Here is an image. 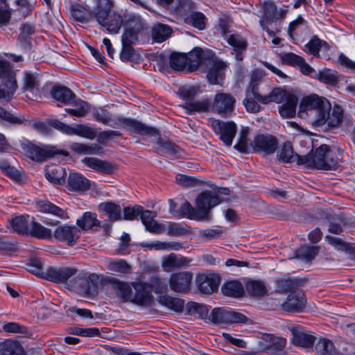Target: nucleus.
I'll use <instances>...</instances> for the list:
<instances>
[{
	"label": "nucleus",
	"instance_id": "22",
	"mask_svg": "<svg viewBox=\"0 0 355 355\" xmlns=\"http://www.w3.org/2000/svg\"><path fill=\"white\" fill-rule=\"evenodd\" d=\"M291 332L292 342L294 345L306 348L313 345L315 340V336L306 331L303 327H294L291 329Z\"/></svg>",
	"mask_w": 355,
	"mask_h": 355
},
{
	"label": "nucleus",
	"instance_id": "43",
	"mask_svg": "<svg viewBox=\"0 0 355 355\" xmlns=\"http://www.w3.org/2000/svg\"><path fill=\"white\" fill-rule=\"evenodd\" d=\"M171 33V28L163 24H157L152 28L153 39L157 42H162L166 40L170 37Z\"/></svg>",
	"mask_w": 355,
	"mask_h": 355
},
{
	"label": "nucleus",
	"instance_id": "17",
	"mask_svg": "<svg viewBox=\"0 0 355 355\" xmlns=\"http://www.w3.org/2000/svg\"><path fill=\"white\" fill-rule=\"evenodd\" d=\"M80 230L74 225H60L54 231L53 236L59 241L64 242L69 245L76 243L80 237Z\"/></svg>",
	"mask_w": 355,
	"mask_h": 355
},
{
	"label": "nucleus",
	"instance_id": "52",
	"mask_svg": "<svg viewBox=\"0 0 355 355\" xmlns=\"http://www.w3.org/2000/svg\"><path fill=\"white\" fill-rule=\"evenodd\" d=\"M317 79L324 84L334 85L338 82L337 72L330 69H324L318 72Z\"/></svg>",
	"mask_w": 355,
	"mask_h": 355
},
{
	"label": "nucleus",
	"instance_id": "63",
	"mask_svg": "<svg viewBox=\"0 0 355 355\" xmlns=\"http://www.w3.org/2000/svg\"><path fill=\"white\" fill-rule=\"evenodd\" d=\"M143 209V207L141 205H136L133 207H125L122 209L123 211V216H122V220H132L136 217L139 216V214Z\"/></svg>",
	"mask_w": 355,
	"mask_h": 355
},
{
	"label": "nucleus",
	"instance_id": "50",
	"mask_svg": "<svg viewBox=\"0 0 355 355\" xmlns=\"http://www.w3.org/2000/svg\"><path fill=\"white\" fill-rule=\"evenodd\" d=\"M301 281L293 279H281L277 281V287L282 293L293 292L300 285Z\"/></svg>",
	"mask_w": 355,
	"mask_h": 355
},
{
	"label": "nucleus",
	"instance_id": "21",
	"mask_svg": "<svg viewBox=\"0 0 355 355\" xmlns=\"http://www.w3.org/2000/svg\"><path fill=\"white\" fill-rule=\"evenodd\" d=\"M220 282L219 276L214 274H201L196 278L198 290L205 294H211L217 291Z\"/></svg>",
	"mask_w": 355,
	"mask_h": 355
},
{
	"label": "nucleus",
	"instance_id": "59",
	"mask_svg": "<svg viewBox=\"0 0 355 355\" xmlns=\"http://www.w3.org/2000/svg\"><path fill=\"white\" fill-rule=\"evenodd\" d=\"M277 6L272 2H268L263 6V17L269 22H274L279 19Z\"/></svg>",
	"mask_w": 355,
	"mask_h": 355
},
{
	"label": "nucleus",
	"instance_id": "19",
	"mask_svg": "<svg viewBox=\"0 0 355 355\" xmlns=\"http://www.w3.org/2000/svg\"><path fill=\"white\" fill-rule=\"evenodd\" d=\"M191 262L189 257L171 253L165 255L162 259V267L165 272H171L175 269H180L188 267Z\"/></svg>",
	"mask_w": 355,
	"mask_h": 355
},
{
	"label": "nucleus",
	"instance_id": "2",
	"mask_svg": "<svg viewBox=\"0 0 355 355\" xmlns=\"http://www.w3.org/2000/svg\"><path fill=\"white\" fill-rule=\"evenodd\" d=\"M251 93L257 101L263 104L271 102L281 103L285 101V103L279 107L280 115L284 118H292L295 115L298 103V98L295 95L288 94L280 88H275L269 94L262 96L258 93L256 86L252 87Z\"/></svg>",
	"mask_w": 355,
	"mask_h": 355
},
{
	"label": "nucleus",
	"instance_id": "27",
	"mask_svg": "<svg viewBox=\"0 0 355 355\" xmlns=\"http://www.w3.org/2000/svg\"><path fill=\"white\" fill-rule=\"evenodd\" d=\"M98 211L104 213L112 222L122 220V209L115 202L107 201L101 202L98 206Z\"/></svg>",
	"mask_w": 355,
	"mask_h": 355
},
{
	"label": "nucleus",
	"instance_id": "32",
	"mask_svg": "<svg viewBox=\"0 0 355 355\" xmlns=\"http://www.w3.org/2000/svg\"><path fill=\"white\" fill-rule=\"evenodd\" d=\"M82 162L87 166L98 172L110 173L114 168L110 163L95 157H85Z\"/></svg>",
	"mask_w": 355,
	"mask_h": 355
},
{
	"label": "nucleus",
	"instance_id": "12",
	"mask_svg": "<svg viewBox=\"0 0 355 355\" xmlns=\"http://www.w3.org/2000/svg\"><path fill=\"white\" fill-rule=\"evenodd\" d=\"M235 102V98L231 94L218 93L214 97L213 112L223 116H230L234 110Z\"/></svg>",
	"mask_w": 355,
	"mask_h": 355
},
{
	"label": "nucleus",
	"instance_id": "13",
	"mask_svg": "<svg viewBox=\"0 0 355 355\" xmlns=\"http://www.w3.org/2000/svg\"><path fill=\"white\" fill-rule=\"evenodd\" d=\"M211 58L210 52L199 47L194 48L187 55L188 70L192 72L199 68L203 69Z\"/></svg>",
	"mask_w": 355,
	"mask_h": 355
},
{
	"label": "nucleus",
	"instance_id": "53",
	"mask_svg": "<svg viewBox=\"0 0 355 355\" xmlns=\"http://www.w3.org/2000/svg\"><path fill=\"white\" fill-rule=\"evenodd\" d=\"M114 288L118 297L124 302H131L132 293V288L127 283L118 282L114 284Z\"/></svg>",
	"mask_w": 355,
	"mask_h": 355
},
{
	"label": "nucleus",
	"instance_id": "46",
	"mask_svg": "<svg viewBox=\"0 0 355 355\" xmlns=\"http://www.w3.org/2000/svg\"><path fill=\"white\" fill-rule=\"evenodd\" d=\"M297 154L294 155L291 144L288 141L284 144L278 154L279 160L284 163L297 162Z\"/></svg>",
	"mask_w": 355,
	"mask_h": 355
},
{
	"label": "nucleus",
	"instance_id": "7",
	"mask_svg": "<svg viewBox=\"0 0 355 355\" xmlns=\"http://www.w3.org/2000/svg\"><path fill=\"white\" fill-rule=\"evenodd\" d=\"M0 119L12 125H24L25 126L31 125L33 128L41 133H47L49 126L43 121H35L31 123L22 115H15L0 107Z\"/></svg>",
	"mask_w": 355,
	"mask_h": 355
},
{
	"label": "nucleus",
	"instance_id": "49",
	"mask_svg": "<svg viewBox=\"0 0 355 355\" xmlns=\"http://www.w3.org/2000/svg\"><path fill=\"white\" fill-rule=\"evenodd\" d=\"M170 67L175 71H182L187 65V55L180 53H173L169 57Z\"/></svg>",
	"mask_w": 355,
	"mask_h": 355
},
{
	"label": "nucleus",
	"instance_id": "44",
	"mask_svg": "<svg viewBox=\"0 0 355 355\" xmlns=\"http://www.w3.org/2000/svg\"><path fill=\"white\" fill-rule=\"evenodd\" d=\"M120 59L123 62H139L141 55L136 52L132 45L122 44V49L119 55Z\"/></svg>",
	"mask_w": 355,
	"mask_h": 355
},
{
	"label": "nucleus",
	"instance_id": "29",
	"mask_svg": "<svg viewBox=\"0 0 355 355\" xmlns=\"http://www.w3.org/2000/svg\"><path fill=\"white\" fill-rule=\"evenodd\" d=\"M37 209L43 213L52 214L60 219L68 218L67 212L48 200H40L36 203Z\"/></svg>",
	"mask_w": 355,
	"mask_h": 355
},
{
	"label": "nucleus",
	"instance_id": "51",
	"mask_svg": "<svg viewBox=\"0 0 355 355\" xmlns=\"http://www.w3.org/2000/svg\"><path fill=\"white\" fill-rule=\"evenodd\" d=\"M245 287L248 293L253 296H262L266 293L264 283L259 280H250Z\"/></svg>",
	"mask_w": 355,
	"mask_h": 355
},
{
	"label": "nucleus",
	"instance_id": "41",
	"mask_svg": "<svg viewBox=\"0 0 355 355\" xmlns=\"http://www.w3.org/2000/svg\"><path fill=\"white\" fill-rule=\"evenodd\" d=\"M184 22L198 30H204L206 28L207 18L201 12H191L184 18Z\"/></svg>",
	"mask_w": 355,
	"mask_h": 355
},
{
	"label": "nucleus",
	"instance_id": "37",
	"mask_svg": "<svg viewBox=\"0 0 355 355\" xmlns=\"http://www.w3.org/2000/svg\"><path fill=\"white\" fill-rule=\"evenodd\" d=\"M186 110L189 114L195 112H207L209 107V102L208 100L194 101L191 100L189 102H184L180 105Z\"/></svg>",
	"mask_w": 355,
	"mask_h": 355
},
{
	"label": "nucleus",
	"instance_id": "6",
	"mask_svg": "<svg viewBox=\"0 0 355 355\" xmlns=\"http://www.w3.org/2000/svg\"><path fill=\"white\" fill-rule=\"evenodd\" d=\"M300 107L303 111H314L317 123L322 125L328 114V111L331 110V104L327 98L320 97L317 94H311L303 98Z\"/></svg>",
	"mask_w": 355,
	"mask_h": 355
},
{
	"label": "nucleus",
	"instance_id": "16",
	"mask_svg": "<svg viewBox=\"0 0 355 355\" xmlns=\"http://www.w3.org/2000/svg\"><path fill=\"white\" fill-rule=\"evenodd\" d=\"M132 287L135 290L131 302L140 306H150L153 302V295L149 290L148 284L142 282L132 283Z\"/></svg>",
	"mask_w": 355,
	"mask_h": 355
},
{
	"label": "nucleus",
	"instance_id": "4",
	"mask_svg": "<svg viewBox=\"0 0 355 355\" xmlns=\"http://www.w3.org/2000/svg\"><path fill=\"white\" fill-rule=\"evenodd\" d=\"M298 164H306L308 168L318 170H333L337 166L336 161L330 157V148L327 145H322L313 153L297 156Z\"/></svg>",
	"mask_w": 355,
	"mask_h": 355
},
{
	"label": "nucleus",
	"instance_id": "55",
	"mask_svg": "<svg viewBox=\"0 0 355 355\" xmlns=\"http://www.w3.org/2000/svg\"><path fill=\"white\" fill-rule=\"evenodd\" d=\"M180 214L182 217L196 220H202L198 214V208H193L188 201H185L181 205L180 208Z\"/></svg>",
	"mask_w": 355,
	"mask_h": 355
},
{
	"label": "nucleus",
	"instance_id": "54",
	"mask_svg": "<svg viewBox=\"0 0 355 355\" xmlns=\"http://www.w3.org/2000/svg\"><path fill=\"white\" fill-rule=\"evenodd\" d=\"M78 135L86 139H93L96 137V132L94 130L89 126L84 125H78L75 127H71L69 135Z\"/></svg>",
	"mask_w": 355,
	"mask_h": 355
},
{
	"label": "nucleus",
	"instance_id": "11",
	"mask_svg": "<svg viewBox=\"0 0 355 355\" xmlns=\"http://www.w3.org/2000/svg\"><path fill=\"white\" fill-rule=\"evenodd\" d=\"M226 64L224 62L214 60L213 57L202 70L207 71V78L211 85H220L225 76Z\"/></svg>",
	"mask_w": 355,
	"mask_h": 355
},
{
	"label": "nucleus",
	"instance_id": "30",
	"mask_svg": "<svg viewBox=\"0 0 355 355\" xmlns=\"http://www.w3.org/2000/svg\"><path fill=\"white\" fill-rule=\"evenodd\" d=\"M77 270L73 268H52L48 272L49 279L57 283L66 282L71 277L73 276Z\"/></svg>",
	"mask_w": 355,
	"mask_h": 355
},
{
	"label": "nucleus",
	"instance_id": "34",
	"mask_svg": "<svg viewBox=\"0 0 355 355\" xmlns=\"http://www.w3.org/2000/svg\"><path fill=\"white\" fill-rule=\"evenodd\" d=\"M67 172L60 166L48 168L46 170L45 177L52 184L61 185L65 183Z\"/></svg>",
	"mask_w": 355,
	"mask_h": 355
},
{
	"label": "nucleus",
	"instance_id": "56",
	"mask_svg": "<svg viewBox=\"0 0 355 355\" xmlns=\"http://www.w3.org/2000/svg\"><path fill=\"white\" fill-rule=\"evenodd\" d=\"M107 268L114 272L121 274L129 273L131 270L130 266L123 259L110 261L107 264Z\"/></svg>",
	"mask_w": 355,
	"mask_h": 355
},
{
	"label": "nucleus",
	"instance_id": "35",
	"mask_svg": "<svg viewBox=\"0 0 355 355\" xmlns=\"http://www.w3.org/2000/svg\"><path fill=\"white\" fill-rule=\"evenodd\" d=\"M23 347L16 340L8 339L0 343V355H22Z\"/></svg>",
	"mask_w": 355,
	"mask_h": 355
},
{
	"label": "nucleus",
	"instance_id": "57",
	"mask_svg": "<svg viewBox=\"0 0 355 355\" xmlns=\"http://www.w3.org/2000/svg\"><path fill=\"white\" fill-rule=\"evenodd\" d=\"M304 28H306L304 19L301 16H298L295 20L290 23L288 28V35L294 40L298 36L300 31Z\"/></svg>",
	"mask_w": 355,
	"mask_h": 355
},
{
	"label": "nucleus",
	"instance_id": "48",
	"mask_svg": "<svg viewBox=\"0 0 355 355\" xmlns=\"http://www.w3.org/2000/svg\"><path fill=\"white\" fill-rule=\"evenodd\" d=\"M39 87L37 76L31 71H26L23 76V88L25 91L33 92Z\"/></svg>",
	"mask_w": 355,
	"mask_h": 355
},
{
	"label": "nucleus",
	"instance_id": "1",
	"mask_svg": "<svg viewBox=\"0 0 355 355\" xmlns=\"http://www.w3.org/2000/svg\"><path fill=\"white\" fill-rule=\"evenodd\" d=\"M114 3L112 0H97L92 12H81L74 10L73 15L80 22L88 21L94 17L97 22L106 30L114 34L119 32L123 19L122 16L113 10Z\"/></svg>",
	"mask_w": 355,
	"mask_h": 355
},
{
	"label": "nucleus",
	"instance_id": "40",
	"mask_svg": "<svg viewBox=\"0 0 355 355\" xmlns=\"http://www.w3.org/2000/svg\"><path fill=\"white\" fill-rule=\"evenodd\" d=\"M223 293L229 297H239L244 293L242 284L238 281H230L222 286Z\"/></svg>",
	"mask_w": 355,
	"mask_h": 355
},
{
	"label": "nucleus",
	"instance_id": "64",
	"mask_svg": "<svg viewBox=\"0 0 355 355\" xmlns=\"http://www.w3.org/2000/svg\"><path fill=\"white\" fill-rule=\"evenodd\" d=\"M196 94L197 89L193 86H183L178 89V95L184 102L193 100Z\"/></svg>",
	"mask_w": 355,
	"mask_h": 355
},
{
	"label": "nucleus",
	"instance_id": "47",
	"mask_svg": "<svg viewBox=\"0 0 355 355\" xmlns=\"http://www.w3.org/2000/svg\"><path fill=\"white\" fill-rule=\"evenodd\" d=\"M315 350L323 355L337 354L334 343L327 338H320L316 343Z\"/></svg>",
	"mask_w": 355,
	"mask_h": 355
},
{
	"label": "nucleus",
	"instance_id": "61",
	"mask_svg": "<svg viewBox=\"0 0 355 355\" xmlns=\"http://www.w3.org/2000/svg\"><path fill=\"white\" fill-rule=\"evenodd\" d=\"M318 252L317 247L304 245L298 249L297 254L298 257L309 261L314 259Z\"/></svg>",
	"mask_w": 355,
	"mask_h": 355
},
{
	"label": "nucleus",
	"instance_id": "31",
	"mask_svg": "<svg viewBox=\"0 0 355 355\" xmlns=\"http://www.w3.org/2000/svg\"><path fill=\"white\" fill-rule=\"evenodd\" d=\"M162 233L167 232L170 236H182L191 233L189 227L185 223H176L168 222L167 223H162Z\"/></svg>",
	"mask_w": 355,
	"mask_h": 355
},
{
	"label": "nucleus",
	"instance_id": "18",
	"mask_svg": "<svg viewBox=\"0 0 355 355\" xmlns=\"http://www.w3.org/2000/svg\"><path fill=\"white\" fill-rule=\"evenodd\" d=\"M277 146V139L270 135H259L254 139V150L266 155L273 154Z\"/></svg>",
	"mask_w": 355,
	"mask_h": 355
},
{
	"label": "nucleus",
	"instance_id": "28",
	"mask_svg": "<svg viewBox=\"0 0 355 355\" xmlns=\"http://www.w3.org/2000/svg\"><path fill=\"white\" fill-rule=\"evenodd\" d=\"M51 95L57 101L64 105L73 104L76 101V95L69 88L64 86H54L51 90Z\"/></svg>",
	"mask_w": 355,
	"mask_h": 355
},
{
	"label": "nucleus",
	"instance_id": "23",
	"mask_svg": "<svg viewBox=\"0 0 355 355\" xmlns=\"http://www.w3.org/2000/svg\"><path fill=\"white\" fill-rule=\"evenodd\" d=\"M306 299L304 293L301 290L291 292L286 302L283 304V308L288 311H302L305 307Z\"/></svg>",
	"mask_w": 355,
	"mask_h": 355
},
{
	"label": "nucleus",
	"instance_id": "39",
	"mask_svg": "<svg viewBox=\"0 0 355 355\" xmlns=\"http://www.w3.org/2000/svg\"><path fill=\"white\" fill-rule=\"evenodd\" d=\"M157 301L160 304L176 312H182L184 308V301L182 300L168 295L159 296Z\"/></svg>",
	"mask_w": 355,
	"mask_h": 355
},
{
	"label": "nucleus",
	"instance_id": "60",
	"mask_svg": "<svg viewBox=\"0 0 355 355\" xmlns=\"http://www.w3.org/2000/svg\"><path fill=\"white\" fill-rule=\"evenodd\" d=\"M2 87L3 89H6V95L11 98L17 89V84L14 73L3 78Z\"/></svg>",
	"mask_w": 355,
	"mask_h": 355
},
{
	"label": "nucleus",
	"instance_id": "15",
	"mask_svg": "<svg viewBox=\"0 0 355 355\" xmlns=\"http://www.w3.org/2000/svg\"><path fill=\"white\" fill-rule=\"evenodd\" d=\"M23 148L28 157L37 162H42L56 154L53 148L42 144L36 145L31 142L24 144Z\"/></svg>",
	"mask_w": 355,
	"mask_h": 355
},
{
	"label": "nucleus",
	"instance_id": "62",
	"mask_svg": "<svg viewBox=\"0 0 355 355\" xmlns=\"http://www.w3.org/2000/svg\"><path fill=\"white\" fill-rule=\"evenodd\" d=\"M66 112L78 118L85 117L90 112V105L85 101H80L76 109H65Z\"/></svg>",
	"mask_w": 355,
	"mask_h": 355
},
{
	"label": "nucleus",
	"instance_id": "8",
	"mask_svg": "<svg viewBox=\"0 0 355 355\" xmlns=\"http://www.w3.org/2000/svg\"><path fill=\"white\" fill-rule=\"evenodd\" d=\"M193 273L190 271H179L171 275L168 279L170 289L178 293H187L191 291Z\"/></svg>",
	"mask_w": 355,
	"mask_h": 355
},
{
	"label": "nucleus",
	"instance_id": "38",
	"mask_svg": "<svg viewBox=\"0 0 355 355\" xmlns=\"http://www.w3.org/2000/svg\"><path fill=\"white\" fill-rule=\"evenodd\" d=\"M28 234L39 239L48 240L52 238V232L50 229L34 220L31 223Z\"/></svg>",
	"mask_w": 355,
	"mask_h": 355
},
{
	"label": "nucleus",
	"instance_id": "42",
	"mask_svg": "<svg viewBox=\"0 0 355 355\" xmlns=\"http://www.w3.org/2000/svg\"><path fill=\"white\" fill-rule=\"evenodd\" d=\"M209 320L218 325L229 324V309L225 308H216L209 315Z\"/></svg>",
	"mask_w": 355,
	"mask_h": 355
},
{
	"label": "nucleus",
	"instance_id": "25",
	"mask_svg": "<svg viewBox=\"0 0 355 355\" xmlns=\"http://www.w3.org/2000/svg\"><path fill=\"white\" fill-rule=\"evenodd\" d=\"M69 190L72 191H85L89 189L91 182L80 173H71L67 180Z\"/></svg>",
	"mask_w": 355,
	"mask_h": 355
},
{
	"label": "nucleus",
	"instance_id": "3",
	"mask_svg": "<svg viewBox=\"0 0 355 355\" xmlns=\"http://www.w3.org/2000/svg\"><path fill=\"white\" fill-rule=\"evenodd\" d=\"M92 116L96 121L112 128L124 125L128 128L129 130L141 135L156 136L159 134L156 128L147 126L137 120L122 117L113 119L112 114L103 109L94 110Z\"/></svg>",
	"mask_w": 355,
	"mask_h": 355
},
{
	"label": "nucleus",
	"instance_id": "45",
	"mask_svg": "<svg viewBox=\"0 0 355 355\" xmlns=\"http://www.w3.org/2000/svg\"><path fill=\"white\" fill-rule=\"evenodd\" d=\"M29 216H19L12 219L11 225L16 232L21 234H28L29 233Z\"/></svg>",
	"mask_w": 355,
	"mask_h": 355
},
{
	"label": "nucleus",
	"instance_id": "24",
	"mask_svg": "<svg viewBox=\"0 0 355 355\" xmlns=\"http://www.w3.org/2000/svg\"><path fill=\"white\" fill-rule=\"evenodd\" d=\"M142 30V24L139 20L132 21L125 28L121 35L122 44L134 45L139 40V35Z\"/></svg>",
	"mask_w": 355,
	"mask_h": 355
},
{
	"label": "nucleus",
	"instance_id": "33",
	"mask_svg": "<svg viewBox=\"0 0 355 355\" xmlns=\"http://www.w3.org/2000/svg\"><path fill=\"white\" fill-rule=\"evenodd\" d=\"M82 162L87 166L98 172L110 173L114 168L110 163L95 157H85Z\"/></svg>",
	"mask_w": 355,
	"mask_h": 355
},
{
	"label": "nucleus",
	"instance_id": "5",
	"mask_svg": "<svg viewBox=\"0 0 355 355\" xmlns=\"http://www.w3.org/2000/svg\"><path fill=\"white\" fill-rule=\"evenodd\" d=\"M218 193L228 195L230 189L223 188L218 190V193L207 190L196 197L195 204L202 220H210L212 218L211 210L223 202Z\"/></svg>",
	"mask_w": 355,
	"mask_h": 355
},
{
	"label": "nucleus",
	"instance_id": "9",
	"mask_svg": "<svg viewBox=\"0 0 355 355\" xmlns=\"http://www.w3.org/2000/svg\"><path fill=\"white\" fill-rule=\"evenodd\" d=\"M98 277L96 274L78 275L74 279L72 285L73 289L78 293L89 295H94L97 292Z\"/></svg>",
	"mask_w": 355,
	"mask_h": 355
},
{
	"label": "nucleus",
	"instance_id": "36",
	"mask_svg": "<svg viewBox=\"0 0 355 355\" xmlns=\"http://www.w3.org/2000/svg\"><path fill=\"white\" fill-rule=\"evenodd\" d=\"M76 225L83 230H88L94 227H100L101 221L97 219L96 213L87 211L76 220Z\"/></svg>",
	"mask_w": 355,
	"mask_h": 355
},
{
	"label": "nucleus",
	"instance_id": "26",
	"mask_svg": "<svg viewBox=\"0 0 355 355\" xmlns=\"http://www.w3.org/2000/svg\"><path fill=\"white\" fill-rule=\"evenodd\" d=\"M139 216L142 223L148 231L155 234H162V223H158L155 220V218L157 216L155 211L143 209Z\"/></svg>",
	"mask_w": 355,
	"mask_h": 355
},
{
	"label": "nucleus",
	"instance_id": "10",
	"mask_svg": "<svg viewBox=\"0 0 355 355\" xmlns=\"http://www.w3.org/2000/svg\"><path fill=\"white\" fill-rule=\"evenodd\" d=\"M211 126L220 140L226 146H230L237 130L236 123L233 121L224 122L220 120H214L211 122Z\"/></svg>",
	"mask_w": 355,
	"mask_h": 355
},
{
	"label": "nucleus",
	"instance_id": "14",
	"mask_svg": "<svg viewBox=\"0 0 355 355\" xmlns=\"http://www.w3.org/2000/svg\"><path fill=\"white\" fill-rule=\"evenodd\" d=\"M330 110L324 119V123L322 124L327 123L329 127H340L347 128L348 125H352V119L347 116L343 115V110L341 106L335 105L333 107L331 113Z\"/></svg>",
	"mask_w": 355,
	"mask_h": 355
},
{
	"label": "nucleus",
	"instance_id": "20",
	"mask_svg": "<svg viewBox=\"0 0 355 355\" xmlns=\"http://www.w3.org/2000/svg\"><path fill=\"white\" fill-rule=\"evenodd\" d=\"M260 343L263 345L264 351L279 354L285 348L286 339L273 334H264L261 336Z\"/></svg>",
	"mask_w": 355,
	"mask_h": 355
},
{
	"label": "nucleus",
	"instance_id": "58",
	"mask_svg": "<svg viewBox=\"0 0 355 355\" xmlns=\"http://www.w3.org/2000/svg\"><path fill=\"white\" fill-rule=\"evenodd\" d=\"M323 44H325V42L314 36L305 45V51L313 56H318Z\"/></svg>",
	"mask_w": 355,
	"mask_h": 355
}]
</instances>
